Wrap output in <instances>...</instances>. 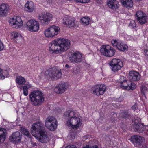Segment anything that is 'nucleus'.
Masks as SVG:
<instances>
[{
  "mask_svg": "<svg viewBox=\"0 0 148 148\" xmlns=\"http://www.w3.org/2000/svg\"><path fill=\"white\" fill-rule=\"evenodd\" d=\"M6 72L7 70H3L2 69L0 68V74H3V73H6Z\"/></svg>",
  "mask_w": 148,
  "mask_h": 148,
  "instance_id": "c03bdc74",
  "label": "nucleus"
},
{
  "mask_svg": "<svg viewBox=\"0 0 148 148\" xmlns=\"http://www.w3.org/2000/svg\"><path fill=\"white\" fill-rule=\"evenodd\" d=\"M106 89V86L103 84H98L92 87L91 91L95 95L99 96L103 95Z\"/></svg>",
  "mask_w": 148,
  "mask_h": 148,
  "instance_id": "0eeeda50",
  "label": "nucleus"
},
{
  "mask_svg": "<svg viewBox=\"0 0 148 148\" xmlns=\"http://www.w3.org/2000/svg\"><path fill=\"white\" fill-rule=\"evenodd\" d=\"M136 121V120H135V124L134 125V126L137 131H138L140 129V124L139 123H137Z\"/></svg>",
  "mask_w": 148,
  "mask_h": 148,
  "instance_id": "c9c22d12",
  "label": "nucleus"
},
{
  "mask_svg": "<svg viewBox=\"0 0 148 148\" xmlns=\"http://www.w3.org/2000/svg\"><path fill=\"white\" fill-rule=\"evenodd\" d=\"M10 23L12 27L18 28L22 26L23 22L20 17L14 16L10 19Z\"/></svg>",
  "mask_w": 148,
  "mask_h": 148,
  "instance_id": "dca6fc26",
  "label": "nucleus"
},
{
  "mask_svg": "<svg viewBox=\"0 0 148 148\" xmlns=\"http://www.w3.org/2000/svg\"><path fill=\"white\" fill-rule=\"evenodd\" d=\"M45 126L49 130L53 131L57 128L58 122L56 118L53 116H49L45 120Z\"/></svg>",
  "mask_w": 148,
  "mask_h": 148,
  "instance_id": "20e7f679",
  "label": "nucleus"
},
{
  "mask_svg": "<svg viewBox=\"0 0 148 148\" xmlns=\"http://www.w3.org/2000/svg\"><path fill=\"white\" fill-rule=\"evenodd\" d=\"M129 26L131 27L132 28H134L136 26V24L134 20H132L130 21V24H129Z\"/></svg>",
  "mask_w": 148,
  "mask_h": 148,
  "instance_id": "e433bc0d",
  "label": "nucleus"
},
{
  "mask_svg": "<svg viewBox=\"0 0 148 148\" xmlns=\"http://www.w3.org/2000/svg\"><path fill=\"white\" fill-rule=\"evenodd\" d=\"M90 19L88 17H85L81 19V21L84 25H89Z\"/></svg>",
  "mask_w": 148,
  "mask_h": 148,
  "instance_id": "473e14b6",
  "label": "nucleus"
},
{
  "mask_svg": "<svg viewBox=\"0 0 148 148\" xmlns=\"http://www.w3.org/2000/svg\"><path fill=\"white\" fill-rule=\"evenodd\" d=\"M101 119V118H100V119H99V121H100Z\"/></svg>",
  "mask_w": 148,
  "mask_h": 148,
  "instance_id": "5fc2aeb1",
  "label": "nucleus"
},
{
  "mask_svg": "<svg viewBox=\"0 0 148 148\" xmlns=\"http://www.w3.org/2000/svg\"><path fill=\"white\" fill-rule=\"evenodd\" d=\"M112 45L114 47H116L119 50L123 52L127 51L128 47L121 41L116 39L112 40L111 41Z\"/></svg>",
  "mask_w": 148,
  "mask_h": 148,
  "instance_id": "9d476101",
  "label": "nucleus"
},
{
  "mask_svg": "<svg viewBox=\"0 0 148 148\" xmlns=\"http://www.w3.org/2000/svg\"><path fill=\"white\" fill-rule=\"evenodd\" d=\"M132 109L135 111L138 108L137 105L135 104L133 106L131 107Z\"/></svg>",
  "mask_w": 148,
  "mask_h": 148,
  "instance_id": "ea45409f",
  "label": "nucleus"
},
{
  "mask_svg": "<svg viewBox=\"0 0 148 148\" xmlns=\"http://www.w3.org/2000/svg\"><path fill=\"white\" fill-rule=\"evenodd\" d=\"M20 130L22 133L24 135L29 137L30 136V134L29 132L25 128L23 127H21Z\"/></svg>",
  "mask_w": 148,
  "mask_h": 148,
  "instance_id": "2f4dec72",
  "label": "nucleus"
},
{
  "mask_svg": "<svg viewBox=\"0 0 148 148\" xmlns=\"http://www.w3.org/2000/svg\"><path fill=\"white\" fill-rule=\"evenodd\" d=\"M6 135V130L3 128H0V144L5 140Z\"/></svg>",
  "mask_w": 148,
  "mask_h": 148,
  "instance_id": "bb28decb",
  "label": "nucleus"
},
{
  "mask_svg": "<svg viewBox=\"0 0 148 148\" xmlns=\"http://www.w3.org/2000/svg\"><path fill=\"white\" fill-rule=\"evenodd\" d=\"M77 2H79L82 3H87L89 2L90 0H74Z\"/></svg>",
  "mask_w": 148,
  "mask_h": 148,
  "instance_id": "4c0bfd02",
  "label": "nucleus"
},
{
  "mask_svg": "<svg viewBox=\"0 0 148 148\" xmlns=\"http://www.w3.org/2000/svg\"><path fill=\"white\" fill-rule=\"evenodd\" d=\"M83 148H98L97 146L95 145L92 147L90 146L89 145H86L85 147H84Z\"/></svg>",
  "mask_w": 148,
  "mask_h": 148,
  "instance_id": "a19ab883",
  "label": "nucleus"
},
{
  "mask_svg": "<svg viewBox=\"0 0 148 148\" xmlns=\"http://www.w3.org/2000/svg\"><path fill=\"white\" fill-rule=\"evenodd\" d=\"M120 1L123 5L127 8L132 7L133 5L132 0H120Z\"/></svg>",
  "mask_w": 148,
  "mask_h": 148,
  "instance_id": "a878e982",
  "label": "nucleus"
},
{
  "mask_svg": "<svg viewBox=\"0 0 148 148\" xmlns=\"http://www.w3.org/2000/svg\"><path fill=\"white\" fill-rule=\"evenodd\" d=\"M29 97L31 104L35 106L40 105L44 100L43 93L39 90H35L31 92Z\"/></svg>",
  "mask_w": 148,
  "mask_h": 148,
  "instance_id": "7ed1b4c3",
  "label": "nucleus"
},
{
  "mask_svg": "<svg viewBox=\"0 0 148 148\" xmlns=\"http://www.w3.org/2000/svg\"><path fill=\"white\" fill-rule=\"evenodd\" d=\"M43 124L39 122L34 123L31 127V134L35 137H37V134H39L45 131Z\"/></svg>",
  "mask_w": 148,
  "mask_h": 148,
  "instance_id": "39448f33",
  "label": "nucleus"
},
{
  "mask_svg": "<svg viewBox=\"0 0 148 148\" xmlns=\"http://www.w3.org/2000/svg\"><path fill=\"white\" fill-rule=\"evenodd\" d=\"M65 67L66 68H70L68 64H66Z\"/></svg>",
  "mask_w": 148,
  "mask_h": 148,
  "instance_id": "09e8293b",
  "label": "nucleus"
},
{
  "mask_svg": "<svg viewBox=\"0 0 148 148\" xmlns=\"http://www.w3.org/2000/svg\"><path fill=\"white\" fill-rule=\"evenodd\" d=\"M5 75V76L4 75H0V79L2 80L5 77H8L9 76H8V75Z\"/></svg>",
  "mask_w": 148,
  "mask_h": 148,
  "instance_id": "58836bf2",
  "label": "nucleus"
},
{
  "mask_svg": "<svg viewBox=\"0 0 148 148\" xmlns=\"http://www.w3.org/2000/svg\"><path fill=\"white\" fill-rule=\"evenodd\" d=\"M131 140L136 147H140L145 142L144 138L140 136L134 135L131 136Z\"/></svg>",
  "mask_w": 148,
  "mask_h": 148,
  "instance_id": "9b49d317",
  "label": "nucleus"
},
{
  "mask_svg": "<svg viewBox=\"0 0 148 148\" xmlns=\"http://www.w3.org/2000/svg\"><path fill=\"white\" fill-rule=\"evenodd\" d=\"M140 89L142 93L144 95L148 92L147 88L145 86L142 85Z\"/></svg>",
  "mask_w": 148,
  "mask_h": 148,
  "instance_id": "72a5a7b5",
  "label": "nucleus"
},
{
  "mask_svg": "<svg viewBox=\"0 0 148 148\" xmlns=\"http://www.w3.org/2000/svg\"><path fill=\"white\" fill-rule=\"evenodd\" d=\"M11 38L13 41L17 43L22 40L20 34L16 32H13L11 33Z\"/></svg>",
  "mask_w": 148,
  "mask_h": 148,
  "instance_id": "5701e85b",
  "label": "nucleus"
},
{
  "mask_svg": "<svg viewBox=\"0 0 148 148\" xmlns=\"http://www.w3.org/2000/svg\"><path fill=\"white\" fill-rule=\"evenodd\" d=\"M74 138V136H73V137H72L73 139Z\"/></svg>",
  "mask_w": 148,
  "mask_h": 148,
  "instance_id": "6e6d98bb",
  "label": "nucleus"
},
{
  "mask_svg": "<svg viewBox=\"0 0 148 148\" xmlns=\"http://www.w3.org/2000/svg\"><path fill=\"white\" fill-rule=\"evenodd\" d=\"M66 148H77L76 146L74 145H71L70 146H68Z\"/></svg>",
  "mask_w": 148,
  "mask_h": 148,
  "instance_id": "a18cd8bd",
  "label": "nucleus"
},
{
  "mask_svg": "<svg viewBox=\"0 0 148 148\" xmlns=\"http://www.w3.org/2000/svg\"><path fill=\"white\" fill-rule=\"evenodd\" d=\"M39 134V136H38L37 135V137L35 138L40 142L42 143H46L49 141V138L45 130Z\"/></svg>",
  "mask_w": 148,
  "mask_h": 148,
  "instance_id": "412c9836",
  "label": "nucleus"
},
{
  "mask_svg": "<svg viewBox=\"0 0 148 148\" xmlns=\"http://www.w3.org/2000/svg\"><path fill=\"white\" fill-rule=\"evenodd\" d=\"M63 20V23L69 27H73L75 25L74 20L73 18L67 16L64 17Z\"/></svg>",
  "mask_w": 148,
  "mask_h": 148,
  "instance_id": "4be33fe9",
  "label": "nucleus"
},
{
  "mask_svg": "<svg viewBox=\"0 0 148 148\" xmlns=\"http://www.w3.org/2000/svg\"><path fill=\"white\" fill-rule=\"evenodd\" d=\"M70 45L69 40L62 38L53 41L49 44V46L51 53L58 54L66 51Z\"/></svg>",
  "mask_w": 148,
  "mask_h": 148,
  "instance_id": "f257e3e1",
  "label": "nucleus"
},
{
  "mask_svg": "<svg viewBox=\"0 0 148 148\" xmlns=\"http://www.w3.org/2000/svg\"><path fill=\"white\" fill-rule=\"evenodd\" d=\"M120 86L122 88L128 90H133L136 88V86L134 83L129 80L120 82Z\"/></svg>",
  "mask_w": 148,
  "mask_h": 148,
  "instance_id": "f8f14e48",
  "label": "nucleus"
},
{
  "mask_svg": "<svg viewBox=\"0 0 148 148\" xmlns=\"http://www.w3.org/2000/svg\"><path fill=\"white\" fill-rule=\"evenodd\" d=\"M139 74L138 72L135 71H130L129 74Z\"/></svg>",
  "mask_w": 148,
  "mask_h": 148,
  "instance_id": "37998d69",
  "label": "nucleus"
},
{
  "mask_svg": "<svg viewBox=\"0 0 148 148\" xmlns=\"http://www.w3.org/2000/svg\"><path fill=\"white\" fill-rule=\"evenodd\" d=\"M31 86L29 84H27L23 86H21L20 88L22 89L23 88V94L25 96H27L28 94V89L30 88Z\"/></svg>",
  "mask_w": 148,
  "mask_h": 148,
  "instance_id": "c85d7f7f",
  "label": "nucleus"
},
{
  "mask_svg": "<svg viewBox=\"0 0 148 148\" xmlns=\"http://www.w3.org/2000/svg\"><path fill=\"white\" fill-rule=\"evenodd\" d=\"M118 2L116 0H108L107 2L108 7L113 10L117 9L118 8Z\"/></svg>",
  "mask_w": 148,
  "mask_h": 148,
  "instance_id": "b1692460",
  "label": "nucleus"
},
{
  "mask_svg": "<svg viewBox=\"0 0 148 148\" xmlns=\"http://www.w3.org/2000/svg\"><path fill=\"white\" fill-rule=\"evenodd\" d=\"M69 86V85L68 83L64 82L57 86L54 90L57 93L61 94L66 90Z\"/></svg>",
  "mask_w": 148,
  "mask_h": 148,
  "instance_id": "f3484780",
  "label": "nucleus"
},
{
  "mask_svg": "<svg viewBox=\"0 0 148 148\" xmlns=\"http://www.w3.org/2000/svg\"><path fill=\"white\" fill-rule=\"evenodd\" d=\"M77 115L76 112L72 110H69L64 113V118H68L66 123L69 128L77 129L81 125L82 121Z\"/></svg>",
  "mask_w": 148,
  "mask_h": 148,
  "instance_id": "f03ea898",
  "label": "nucleus"
},
{
  "mask_svg": "<svg viewBox=\"0 0 148 148\" xmlns=\"http://www.w3.org/2000/svg\"><path fill=\"white\" fill-rule=\"evenodd\" d=\"M34 4L32 1H27L25 5V10L29 12H32L34 9Z\"/></svg>",
  "mask_w": 148,
  "mask_h": 148,
  "instance_id": "393cba45",
  "label": "nucleus"
},
{
  "mask_svg": "<svg viewBox=\"0 0 148 148\" xmlns=\"http://www.w3.org/2000/svg\"><path fill=\"white\" fill-rule=\"evenodd\" d=\"M60 29L59 27L53 25L45 31V34L47 37H52L59 34Z\"/></svg>",
  "mask_w": 148,
  "mask_h": 148,
  "instance_id": "6e6552de",
  "label": "nucleus"
},
{
  "mask_svg": "<svg viewBox=\"0 0 148 148\" xmlns=\"http://www.w3.org/2000/svg\"><path fill=\"white\" fill-rule=\"evenodd\" d=\"M48 80H55L61 77V75H45Z\"/></svg>",
  "mask_w": 148,
  "mask_h": 148,
  "instance_id": "cd10ccee",
  "label": "nucleus"
},
{
  "mask_svg": "<svg viewBox=\"0 0 148 148\" xmlns=\"http://www.w3.org/2000/svg\"><path fill=\"white\" fill-rule=\"evenodd\" d=\"M114 116H116V114H115V113H114Z\"/></svg>",
  "mask_w": 148,
  "mask_h": 148,
  "instance_id": "3c124183",
  "label": "nucleus"
},
{
  "mask_svg": "<svg viewBox=\"0 0 148 148\" xmlns=\"http://www.w3.org/2000/svg\"><path fill=\"white\" fill-rule=\"evenodd\" d=\"M52 18V14L49 12L42 13L38 16L40 22L45 25L48 24Z\"/></svg>",
  "mask_w": 148,
  "mask_h": 148,
  "instance_id": "1a4fd4ad",
  "label": "nucleus"
},
{
  "mask_svg": "<svg viewBox=\"0 0 148 148\" xmlns=\"http://www.w3.org/2000/svg\"><path fill=\"white\" fill-rule=\"evenodd\" d=\"M144 52L146 55L148 56V50L145 49L144 50Z\"/></svg>",
  "mask_w": 148,
  "mask_h": 148,
  "instance_id": "49530a36",
  "label": "nucleus"
},
{
  "mask_svg": "<svg viewBox=\"0 0 148 148\" xmlns=\"http://www.w3.org/2000/svg\"><path fill=\"white\" fill-rule=\"evenodd\" d=\"M8 5L2 3L0 5V17H3L6 16L9 11Z\"/></svg>",
  "mask_w": 148,
  "mask_h": 148,
  "instance_id": "aec40b11",
  "label": "nucleus"
},
{
  "mask_svg": "<svg viewBox=\"0 0 148 148\" xmlns=\"http://www.w3.org/2000/svg\"><path fill=\"white\" fill-rule=\"evenodd\" d=\"M4 48V45L1 41L0 40V51L3 50Z\"/></svg>",
  "mask_w": 148,
  "mask_h": 148,
  "instance_id": "79ce46f5",
  "label": "nucleus"
},
{
  "mask_svg": "<svg viewBox=\"0 0 148 148\" xmlns=\"http://www.w3.org/2000/svg\"><path fill=\"white\" fill-rule=\"evenodd\" d=\"M136 18L141 25L144 24L146 22L147 17L144 16L141 11H138L136 14Z\"/></svg>",
  "mask_w": 148,
  "mask_h": 148,
  "instance_id": "6ab92c4d",
  "label": "nucleus"
},
{
  "mask_svg": "<svg viewBox=\"0 0 148 148\" xmlns=\"http://www.w3.org/2000/svg\"><path fill=\"white\" fill-rule=\"evenodd\" d=\"M127 115H126V116H124L125 117H127Z\"/></svg>",
  "mask_w": 148,
  "mask_h": 148,
  "instance_id": "864d4df0",
  "label": "nucleus"
},
{
  "mask_svg": "<svg viewBox=\"0 0 148 148\" xmlns=\"http://www.w3.org/2000/svg\"><path fill=\"white\" fill-rule=\"evenodd\" d=\"M59 73L61 74V72L60 70L57 73V74H59Z\"/></svg>",
  "mask_w": 148,
  "mask_h": 148,
  "instance_id": "8fccbe9b",
  "label": "nucleus"
},
{
  "mask_svg": "<svg viewBox=\"0 0 148 148\" xmlns=\"http://www.w3.org/2000/svg\"><path fill=\"white\" fill-rule=\"evenodd\" d=\"M100 51L102 54L107 57L112 56L116 51L114 49L108 45L101 46Z\"/></svg>",
  "mask_w": 148,
  "mask_h": 148,
  "instance_id": "423d86ee",
  "label": "nucleus"
},
{
  "mask_svg": "<svg viewBox=\"0 0 148 148\" xmlns=\"http://www.w3.org/2000/svg\"><path fill=\"white\" fill-rule=\"evenodd\" d=\"M16 81L18 84H23L26 82L25 79L21 76L17 77L16 79Z\"/></svg>",
  "mask_w": 148,
  "mask_h": 148,
  "instance_id": "7c9ffc66",
  "label": "nucleus"
},
{
  "mask_svg": "<svg viewBox=\"0 0 148 148\" xmlns=\"http://www.w3.org/2000/svg\"><path fill=\"white\" fill-rule=\"evenodd\" d=\"M54 69L50 68L47 70L45 72V74H53L54 73Z\"/></svg>",
  "mask_w": 148,
  "mask_h": 148,
  "instance_id": "f704fd0d",
  "label": "nucleus"
},
{
  "mask_svg": "<svg viewBox=\"0 0 148 148\" xmlns=\"http://www.w3.org/2000/svg\"><path fill=\"white\" fill-rule=\"evenodd\" d=\"M83 55L78 51H76L71 54L69 57L70 60L72 62L80 63L83 61Z\"/></svg>",
  "mask_w": 148,
  "mask_h": 148,
  "instance_id": "4468645a",
  "label": "nucleus"
},
{
  "mask_svg": "<svg viewBox=\"0 0 148 148\" xmlns=\"http://www.w3.org/2000/svg\"><path fill=\"white\" fill-rule=\"evenodd\" d=\"M121 78H123V79H124V77H121Z\"/></svg>",
  "mask_w": 148,
  "mask_h": 148,
  "instance_id": "603ef678",
  "label": "nucleus"
},
{
  "mask_svg": "<svg viewBox=\"0 0 148 148\" xmlns=\"http://www.w3.org/2000/svg\"><path fill=\"white\" fill-rule=\"evenodd\" d=\"M112 70L114 72L117 71L123 66V64L121 60L116 58L113 59L110 62Z\"/></svg>",
  "mask_w": 148,
  "mask_h": 148,
  "instance_id": "ddd939ff",
  "label": "nucleus"
},
{
  "mask_svg": "<svg viewBox=\"0 0 148 148\" xmlns=\"http://www.w3.org/2000/svg\"><path fill=\"white\" fill-rule=\"evenodd\" d=\"M140 75H129V78L130 81H136L140 78Z\"/></svg>",
  "mask_w": 148,
  "mask_h": 148,
  "instance_id": "c756f323",
  "label": "nucleus"
},
{
  "mask_svg": "<svg viewBox=\"0 0 148 148\" xmlns=\"http://www.w3.org/2000/svg\"><path fill=\"white\" fill-rule=\"evenodd\" d=\"M27 29L29 31L36 32L39 28L38 22L32 20L28 21L26 23Z\"/></svg>",
  "mask_w": 148,
  "mask_h": 148,
  "instance_id": "2eb2a0df",
  "label": "nucleus"
},
{
  "mask_svg": "<svg viewBox=\"0 0 148 148\" xmlns=\"http://www.w3.org/2000/svg\"><path fill=\"white\" fill-rule=\"evenodd\" d=\"M76 71H77V73L75 72V73H79V68L78 67H77L76 68Z\"/></svg>",
  "mask_w": 148,
  "mask_h": 148,
  "instance_id": "de8ad7c7",
  "label": "nucleus"
},
{
  "mask_svg": "<svg viewBox=\"0 0 148 148\" xmlns=\"http://www.w3.org/2000/svg\"><path fill=\"white\" fill-rule=\"evenodd\" d=\"M22 138V134L18 131L13 132L9 137L10 140L14 144H18L20 143Z\"/></svg>",
  "mask_w": 148,
  "mask_h": 148,
  "instance_id": "a211bd4d",
  "label": "nucleus"
}]
</instances>
